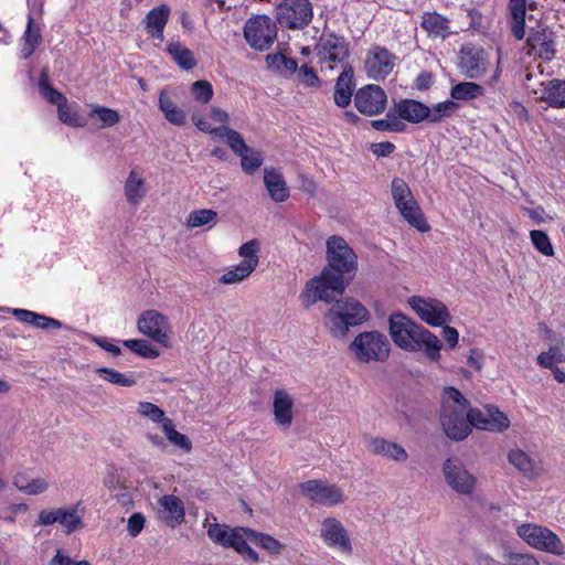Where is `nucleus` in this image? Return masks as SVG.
Instances as JSON below:
<instances>
[{"label":"nucleus","instance_id":"nucleus-1","mask_svg":"<svg viewBox=\"0 0 565 565\" xmlns=\"http://www.w3.org/2000/svg\"><path fill=\"white\" fill-rule=\"evenodd\" d=\"M327 260L321 274L310 279L302 292L311 303H331L344 294L355 277L358 256L343 237L332 235L327 239Z\"/></svg>","mask_w":565,"mask_h":565},{"label":"nucleus","instance_id":"nucleus-23","mask_svg":"<svg viewBox=\"0 0 565 565\" xmlns=\"http://www.w3.org/2000/svg\"><path fill=\"white\" fill-rule=\"evenodd\" d=\"M12 313L19 321L42 330L63 328V323L60 320L28 309H13Z\"/></svg>","mask_w":565,"mask_h":565},{"label":"nucleus","instance_id":"nucleus-19","mask_svg":"<svg viewBox=\"0 0 565 565\" xmlns=\"http://www.w3.org/2000/svg\"><path fill=\"white\" fill-rule=\"evenodd\" d=\"M317 47L318 54H329L328 60L331 62L342 63L350 56L349 42L334 32H323Z\"/></svg>","mask_w":565,"mask_h":565},{"label":"nucleus","instance_id":"nucleus-64","mask_svg":"<svg viewBox=\"0 0 565 565\" xmlns=\"http://www.w3.org/2000/svg\"><path fill=\"white\" fill-rule=\"evenodd\" d=\"M75 561H73L68 554L64 552L63 548H57L55 555L49 562V565H74Z\"/></svg>","mask_w":565,"mask_h":565},{"label":"nucleus","instance_id":"nucleus-60","mask_svg":"<svg viewBox=\"0 0 565 565\" xmlns=\"http://www.w3.org/2000/svg\"><path fill=\"white\" fill-rule=\"evenodd\" d=\"M369 447L373 454L386 457L390 449V441L384 438L374 437L370 439Z\"/></svg>","mask_w":565,"mask_h":565},{"label":"nucleus","instance_id":"nucleus-29","mask_svg":"<svg viewBox=\"0 0 565 565\" xmlns=\"http://www.w3.org/2000/svg\"><path fill=\"white\" fill-rule=\"evenodd\" d=\"M541 100L545 102L550 107H565V81L553 78L548 81L543 89Z\"/></svg>","mask_w":565,"mask_h":565},{"label":"nucleus","instance_id":"nucleus-7","mask_svg":"<svg viewBox=\"0 0 565 565\" xmlns=\"http://www.w3.org/2000/svg\"><path fill=\"white\" fill-rule=\"evenodd\" d=\"M471 409H463L458 406H450L445 402L440 409V424L448 438L456 441L466 439L472 431L475 424L471 422Z\"/></svg>","mask_w":565,"mask_h":565},{"label":"nucleus","instance_id":"nucleus-53","mask_svg":"<svg viewBox=\"0 0 565 565\" xmlns=\"http://www.w3.org/2000/svg\"><path fill=\"white\" fill-rule=\"evenodd\" d=\"M226 142L231 150L238 157L250 150V147L246 145L243 136L234 129L230 131Z\"/></svg>","mask_w":565,"mask_h":565},{"label":"nucleus","instance_id":"nucleus-61","mask_svg":"<svg viewBox=\"0 0 565 565\" xmlns=\"http://www.w3.org/2000/svg\"><path fill=\"white\" fill-rule=\"evenodd\" d=\"M386 457L398 462H404L407 460L408 455L404 447L396 443L390 441V449Z\"/></svg>","mask_w":565,"mask_h":565},{"label":"nucleus","instance_id":"nucleus-55","mask_svg":"<svg viewBox=\"0 0 565 565\" xmlns=\"http://www.w3.org/2000/svg\"><path fill=\"white\" fill-rule=\"evenodd\" d=\"M47 488L49 483L44 479L36 478L29 481L24 488H21V492L30 495H36L45 492Z\"/></svg>","mask_w":565,"mask_h":565},{"label":"nucleus","instance_id":"nucleus-58","mask_svg":"<svg viewBox=\"0 0 565 565\" xmlns=\"http://www.w3.org/2000/svg\"><path fill=\"white\" fill-rule=\"evenodd\" d=\"M239 527L237 530H232L231 534L228 536L227 543L225 547L234 548L238 554L248 545L246 540L243 537V535L238 532Z\"/></svg>","mask_w":565,"mask_h":565},{"label":"nucleus","instance_id":"nucleus-13","mask_svg":"<svg viewBox=\"0 0 565 565\" xmlns=\"http://www.w3.org/2000/svg\"><path fill=\"white\" fill-rule=\"evenodd\" d=\"M387 105L385 90L375 84L359 88L354 94V106L364 116L372 117L382 114Z\"/></svg>","mask_w":565,"mask_h":565},{"label":"nucleus","instance_id":"nucleus-17","mask_svg":"<svg viewBox=\"0 0 565 565\" xmlns=\"http://www.w3.org/2000/svg\"><path fill=\"white\" fill-rule=\"evenodd\" d=\"M555 39L556 34L552 29L537 25L530 29L526 44L531 51L537 52L540 58L550 62L556 55Z\"/></svg>","mask_w":565,"mask_h":565},{"label":"nucleus","instance_id":"nucleus-12","mask_svg":"<svg viewBox=\"0 0 565 565\" xmlns=\"http://www.w3.org/2000/svg\"><path fill=\"white\" fill-rule=\"evenodd\" d=\"M443 473L448 486L457 493L470 495L476 488V477L471 475L458 457L447 458Z\"/></svg>","mask_w":565,"mask_h":565},{"label":"nucleus","instance_id":"nucleus-8","mask_svg":"<svg viewBox=\"0 0 565 565\" xmlns=\"http://www.w3.org/2000/svg\"><path fill=\"white\" fill-rule=\"evenodd\" d=\"M519 535L532 547L556 556L565 555V546L556 533L547 527L535 524H523Z\"/></svg>","mask_w":565,"mask_h":565},{"label":"nucleus","instance_id":"nucleus-35","mask_svg":"<svg viewBox=\"0 0 565 565\" xmlns=\"http://www.w3.org/2000/svg\"><path fill=\"white\" fill-rule=\"evenodd\" d=\"M162 431L167 439L175 447L189 452L192 449V443L188 436L175 430L172 419L166 418L162 425Z\"/></svg>","mask_w":565,"mask_h":565},{"label":"nucleus","instance_id":"nucleus-20","mask_svg":"<svg viewBox=\"0 0 565 565\" xmlns=\"http://www.w3.org/2000/svg\"><path fill=\"white\" fill-rule=\"evenodd\" d=\"M354 89V70L350 64H345L335 79L333 93L334 104L340 108L348 107L351 104Z\"/></svg>","mask_w":565,"mask_h":565},{"label":"nucleus","instance_id":"nucleus-9","mask_svg":"<svg viewBox=\"0 0 565 565\" xmlns=\"http://www.w3.org/2000/svg\"><path fill=\"white\" fill-rule=\"evenodd\" d=\"M457 66L466 78L478 79L488 71V54L483 47L473 43L460 46L457 56Z\"/></svg>","mask_w":565,"mask_h":565},{"label":"nucleus","instance_id":"nucleus-27","mask_svg":"<svg viewBox=\"0 0 565 565\" xmlns=\"http://www.w3.org/2000/svg\"><path fill=\"white\" fill-rule=\"evenodd\" d=\"M40 25L35 23L33 17L29 14L26 29L23 34V46L21 49V58H30L39 45L42 43Z\"/></svg>","mask_w":565,"mask_h":565},{"label":"nucleus","instance_id":"nucleus-30","mask_svg":"<svg viewBox=\"0 0 565 565\" xmlns=\"http://www.w3.org/2000/svg\"><path fill=\"white\" fill-rule=\"evenodd\" d=\"M167 52L171 55L177 65L184 71L194 68L198 64L193 52L183 46L180 42H171L167 45Z\"/></svg>","mask_w":565,"mask_h":565},{"label":"nucleus","instance_id":"nucleus-48","mask_svg":"<svg viewBox=\"0 0 565 565\" xmlns=\"http://www.w3.org/2000/svg\"><path fill=\"white\" fill-rule=\"evenodd\" d=\"M565 362V354L557 345H552L547 352L537 356V363L545 369H553L554 365Z\"/></svg>","mask_w":565,"mask_h":565},{"label":"nucleus","instance_id":"nucleus-24","mask_svg":"<svg viewBox=\"0 0 565 565\" xmlns=\"http://www.w3.org/2000/svg\"><path fill=\"white\" fill-rule=\"evenodd\" d=\"M402 216L408 222V224L415 227L420 233L428 232L430 230L422 209L414 196H411L406 202L396 206Z\"/></svg>","mask_w":565,"mask_h":565},{"label":"nucleus","instance_id":"nucleus-40","mask_svg":"<svg viewBox=\"0 0 565 565\" xmlns=\"http://www.w3.org/2000/svg\"><path fill=\"white\" fill-rule=\"evenodd\" d=\"M217 221V213L211 209H200L192 211L188 218L186 225L189 227H201L210 223L215 224Z\"/></svg>","mask_w":565,"mask_h":565},{"label":"nucleus","instance_id":"nucleus-41","mask_svg":"<svg viewBox=\"0 0 565 565\" xmlns=\"http://www.w3.org/2000/svg\"><path fill=\"white\" fill-rule=\"evenodd\" d=\"M459 108V104L455 100H445L429 107L428 122L437 124L444 118L449 117L455 110Z\"/></svg>","mask_w":565,"mask_h":565},{"label":"nucleus","instance_id":"nucleus-5","mask_svg":"<svg viewBox=\"0 0 565 565\" xmlns=\"http://www.w3.org/2000/svg\"><path fill=\"white\" fill-rule=\"evenodd\" d=\"M275 18L281 28L302 30L312 21V3L310 0H280Z\"/></svg>","mask_w":565,"mask_h":565},{"label":"nucleus","instance_id":"nucleus-63","mask_svg":"<svg viewBox=\"0 0 565 565\" xmlns=\"http://www.w3.org/2000/svg\"><path fill=\"white\" fill-rule=\"evenodd\" d=\"M511 565H539V562L530 554L510 553Z\"/></svg>","mask_w":565,"mask_h":565},{"label":"nucleus","instance_id":"nucleus-18","mask_svg":"<svg viewBox=\"0 0 565 565\" xmlns=\"http://www.w3.org/2000/svg\"><path fill=\"white\" fill-rule=\"evenodd\" d=\"M320 536L328 546L352 554L353 547L348 531L335 518H327L322 521Z\"/></svg>","mask_w":565,"mask_h":565},{"label":"nucleus","instance_id":"nucleus-50","mask_svg":"<svg viewBox=\"0 0 565 565\" xmlns=\"http://www.w3.org/2000/svg\"><path fill=\"white\" fill-rule=\"evenodd\" d=\"M297 72L299 83L302 84L303 86L315 88L321 87L322 81L312 67H309L307 64H303L300 67H298Z\"/></svg>","mask_w":565,"mask_h":565},{"label":"nucleus","instance_id":"nucleus-25","mask_svg":"<svg viewBox=\"0 0 565 565\" xmlns=\"http://www.w3.org/2000/svg\"><path fill=\"white\" fill-rule=\"evenodd\" d=\"M170 15V7L166 3L151 9L146 14V29L152 38L163 39V30Z\"/></svg>","mask_w":565,"mask_h":565},{"label":"nucleus","instance_id":"nucleus-33","mask_svg":"<svg viewBox=\"0 0 565 565\" xmlns=\"http://www.w3.org/2000/svg\"><path fill=\"white\" fill-rule=\"evenodd\" d=\"M484 95V87L475 82H460L450 89V97L456 100H473Z\"/></svg>","mask_w":565,"mask_h":565},{"label":"nucleus","instance_id":"nucleus-45","mask_svg":"<svg viewBox=\"0 0 565 565\" xmlns=\"http://www.w3.org/2000/svg\"><path fill=\"white\" fill-rule=\"evenodd\" d=\"M58 119L71 127H84L86 119L81 116L76 110H73L67 102L57 107Z\"/></svg>","mask_w":565,"mask_h":565},{"label":"nucleus","instance_id":"nucleus-57","mask_svg":"<svg viewBox=\"0 0 565 565\" xmlns=\"http://www.w3.org/2000/svg\"><path fill=\"white\" fill-rule=\"evenodd\" d=\"M370 151L376 156L381 157H390L396 149L395 145L391 141H383L370 145Z\"/></svg>","mask_w":565,"mask_h":565},{"label":"nucleus","instance_id":"nucleus-43","mask_svg":"<svg viewBox=\"0 0 565 565\" xmlns=\"http://www.w3.org/2000/svg\"><path fill=\"white\" fill-rule=\"evenodd\" d=\"M530 239L537 252L544 256H554V247L548 235L542 230H532Z\"/></svg>","mask_w":565,"mask_h":565},{"label":"nucleus","instance_id":"nucleus-56","mask_svg":"<svg viewBox=\"0 0 565 565\" xmlns=\"http://www.w3.org/2000/svg\"><path fill=\"white\" fill-rule=\"evenodd\" d=\"M143 416L149 417L153 422L163 425V420L167 418L164 412L157 405L150 402H143Z\"/></svg>","mask_w":565,"mask_h":565},{"label":"nucleus","instance_id":"nucleus-15","mask_svg":"<svg viewBox=\"0 0 565 565\" xmlns=\"http://www.w3.org/2000/svg\"><path fill=\"white\" fill-rule=\"evenodd\" d=\"M470 417L471 423L475 424L477 429L503 433L510 427L508 416L493 404H487L484 412L479 408H472Z\"/></svg>","mask_w":565,"mask_h":565},{"label":"nucleus","instance_id":"nucleus-3","mask_svg":"<svg viewBox=\"0 0 565 565\" xmlns=\"http://www.w3.org/2000/svg\"><path fill=\"white\" fill-rule=\"evenodd\" d=\"M334 298L332 307L324 315V324L335 338H344L351 327L369 320V310L356 299Z\"/></svg>","mask_w":565,"mask_h":565},{"label":"nucleus","instance_id":"nucleus-4","mask_svg":"<svg viewBox=\"0 0 565 565\" xmlns=\"http://www.w3.org/2000/svg\"><path fill=\"white\" fill-rule=\"evenodd\" d=\"M350 349L360 362H384L390 355V341L380 331H364L355 337Z\"/></svg>","mask_w":565,"mask_h":565},{"label":"nucleus","instance_id":"nucleus-2","mask_svg":"<svg viewBox=\"0 0 565 565\" xmlns=\"http://www.w3.org/2000/svg\"><path fill=\"white\" fill-rule=\"evenodd\" d=\"M388 332L394 344L407 352L423 351L433 362L440 360L443 342L428 329L402 312L388 318Z\"/></svg>","mask_w":565,"mask_h":565},{"label":"nucleus","instance_id":"nucleus-39","mask_svg":"<svg viewBox=\"0 0 565 565\" xmlns=\"http://www.w3.org/2000/svg\"><path fill=\"white\" fill-rule=\"evenodd\" d=\"M57 522L65 526L66 533L71 534L84 526L81 515L77 514L75 509H58Z\"/></svg>","mask_w":565,"mask_h":565},{"label":"nucleus","instance_id":"nucleus-47","mask_svg":"<svg viewBox=\"0 0 565 565\" xmlns=\"http://www.w3.org/2000/svg\"><path fill=\"white\" fill-rule=\"evenodd\" d=\"M191 93L193 98L201 104H207L213 98V86L206 79H199L192 83Z\"/></svg>","mask_w":565,"mask_h":565},{"label":"nucleus","instance_id":"nucleus-59","mask_svg":"<svg viewBox=\"0 0 565 565\" xmlns=\"http://www.w3.org/2000/svg\"><path fill=\"white\" fill-rule=\"evenodd\" d=\"M509 9L511 20H519L526 18V0H510Z\"/></svg>","mask_w":565,"mask_h":565},{"label":"nucleus","instance_id":"nucleus-31","mask_svg":"<svg viewBox=\"0 0 565 565\" xmlns=\"http://www.w3.org/2000/svg\"><path fill=\"white\" fill-rule=\"evenodd\" d=\"M159 107L164 118L172 125L182 127L186 124L184 111L179 108L170 98V96L161 92L159 96Z\"/></svg>","mask_w":565,"mask_h":565},{"label":"nucleus","instance_id":"nucleus-28","mask_svg":"<svg viewBox=\"0 0 565 565\" xmlns=\"http://www.w3.org/2000/svg\"><path fill=\"white\" fill-rule=\"evenodd\" d=\"M239 531H242L248 540L260 548L266 550L271 555H280L285 547L284 544L269 534L257 532L250 527H239Z\"/></svg>","mask_w":565,"mask_h":565},{"label":"nucleus","instance_id":"nucleus-62","mask_svg":"<svg viewBox=\"0 0 565 565\" xmlns=\"http://www.w3.org/2000/svg\"><path fill=\"white\" fill-rule=\"evenodd\" d=\"M443 327V338L445 339L449 349H455L458 344L459 332L456 328L444 324Z\"/></svg>","mask_w":565,"mask_h":565},{"label":"nucleus","instance_id":"nucleus-46","mask_svg":"<svg viewBox=\"0 0 565 565\" xmlns=\"http://www.w3.org/2000/svg\"><path fill=\"white\" fill-rule=\"evenodd\" d=\"M391 193L395 206H399L413 196L412 191L403 178L395 177L391 182Z\"/></svg>","mask_w":565,"mask_h":565},{"label":"nucleus","instance_id":"nucleus-11","mask_svg":"<svg viewBox=\"0 0 565 565\" xmlns=\"http://www.w3.org/2000/svg\"><path fill=\"white\" fill-rule=\"evenodd\" d=\"M408 303L418 315L420 320L431 327H441L451 321V315L447 306L438 299H424L420 296H413Z\"/></svg>","mask_w":565,"mask_h":565},{"label":"nucleus","instance_id":"nucleus-38","mask_svg":"<svg viewBox=\"0 0 565 565\" xmlns=\"http://www.w3.org/2000/svg\"><path fill=\"white\" fill-rule=\"evenodd\" d=\"M239 158L242 170L248 175H253L264 162L263 152L254 148H250L248 152L243 153Z\"/></svg>","mask_w":565,"mask_h":565},{"label":"nucleus","instance_id":"nucleus-6","mask_svg":"<svg viewBox=\"0 0 565 565\" xmlns=\"http://www.w3.org/2000/svg\"><path fill=\"white\" fill-rule=\"evenodd\" d=\"M276 22L266 14L249 18L244 25V39L249 46L263 52L270 49L277 40Z\"/></svg>","mask_w":565,"mask_h":565},{"label":"nucleus","instance_id":"nucleus-37","mask_svg":"<svg viewBox=\"0 0 565 565\" xmlns=\"http://www.w3.org/2000/svg\"><path fill=\"white\" fill-rule=\"evenodd\" d=\"M96 373L106 382L124 387H130L137 383L131 376L106 366L98 367Z\"/></svg>","mask_w":565,"mask_h":565},{"label":"nucleus","instance_id":"nucleus-36","mask_svg":"<svg viewBox=\"0 0 565 565\" xmlns=\"http://www.w3.org/2000/svg\"><path fill=\"white\" fill-rule=\"evenodd\" d=\"M422 28L429 33L444 35L445 32L449 33V21L437 12L426 13L423 17Z\"/></svg>","mask_w":565,"mask_h":565},{"label":"nucleus","instance_id":"nucleus-16","mask_svg":"<svg viewBox=\"0 0 565 565\" xmlns=\"http://www.w3.org/2000/svg\"><path fill=\"white\" fill-rule=\"evenodd\" d=\"M395 60L396 56L386 47L374 45L373 49L369 51L365 60V71L369 77L375 81H383L392 73Z\"/></svg>","mask_w":565,"mask_h":565},{"label":"nucleus","instance_id":"nucleus-52","mask_svg":"<svg viewBox=\"0 0 565 565\" xmlns=\"http://www.w3.org/2000/svg\"><path fill=\"white\" fill-rule=\"evenodd\" d=\"M231 531L225 524L214 523L210 525L207 534L212 541L225 547Z\"/></svg>","mask_w":565,"mask_h":565},{"label":"nucleus","instance_id":"nucleus-34","mask_svg":"<svg viewBox=\"0 0 565 565\" xmlns=\"http://www.w3.org/2000/svg\"><path fill=\"white\" fill-rule=\"evenodd\" d=\"M39 89L41 95L52 105L60 107L67 102L66 96L51 84L46 68H43L40 73Z\"/></svg>","mask_w":565,"mask_h":565},{"label":"nucleus","instance_id":"nucleus-21","mask_svg":"<svg viewBox=\"0 0 565 565\" xmlns=\"http://www.w3.org/2000/svg\"><path fill=\"white\" fill-rule=\"evenodd\" d=\"M396 113L405 121L419 124L428 121L429 107L419 100L404 98L396 103Z\"/></svg>","mask_w":565,"mask_h":565},{"label":"nucleus","instance_id":"nucleus-42","mask_svg":"<svg viewBox=\"0 0 565 565\" xmlns=\"http://www.w3.org/2000/svg\"><path fill=\"white\" fill-rule=\"evenodd\" d=\"M508 459L524 476L530 477L533 475V462L524 451L520 449L510 450Z\"/></svg>","mask_w":565,"mask_h":565},{"label":"nucleus","instance_id":"nucleus-10","mask_svg":"<svg viewBox=\"0 0 565 565\" xmlns=\"http://www.w3.org/2000/svg\"><path fill=\"white\" fill-rule=\"evenodd\" d=\"M300 493L313 503L332 507L343 503V491L337 484H328L322 480L312 479L299 483Z\"/></svg>","mask_w":565,"mask_h":565},{"label":"nucleus","instance_id":"nucleus-32","mask_svg":"<svg viewBox=\"0 0 565 565\" xmlns=\"http://www.w3.org/2000/svg\"><path fill=\"white\" fill-rule=\"evenodd\" d=\"M164 511L169 513L166 520L172 526L181 524L184 521L185 512L183 502L175 495L167 494L160 499Z\"/></svg>","mask_w":565,"mask_h":565},{"label":"nucleus","instance_id":"nucleus-51","mask_svg":"<svg viewBox=\"0 0 565 565\" xmlns=\"http://www.w3.org/2000/svg\"><path fill=\"white\" fill-rule=\"evenodd\" d=\"M258 250L259 242L257 239H252L239 246L238 255L243 257L244 262H248L253 264L254 267H257L259 263V257L257 255Z\"/></svg>","mask_w":565,"mask_h":565},{"label":"nucleus","instance_id":"nucleus-22","mask_svg":"<svg viewBox=\"0 0 565 565\" xmlns=\"http://www.w3.org/2000/svg\"><path fill=\"white\" fill-rule=\"evenodd\" d=\"M264 183L270 199L276 203L285 202L289 198V189L284 175L275 168L264 170Z\"/></svg>","mask_w":565,"mask_h":565},{"label":"nucleus","instance_id":"nucleus-26","mask_svg":"<svg viewBox=\"0 0 565 565\" xmlns=\"http://www.w3.org/2000/svg\"><path fill=\"white\" fill-rule=\"evenodd\" d=\"M292 405L291 398L285 391L278 390L275 392L273 407L275 420L278 425L284 427L291 425Z\"/></svg>","mask_w":565,"mask_h":565},{"label":"nucleus","instance_id":"nucleus-14","mask_svg":"<svg viewBox=\"0 0 565 565\" xmlns=\"http://www.w3.org/2000/svg\"><path fill=\"white\" fill-rule=\"evenodd\" d=\"M172 327L167 316L157 310L143 311V335L161 348L170 349Z\"/></svg>","mask_w":565,"mask_h":565},{"label":"nucleus","instance_id":"nucleus-49","mask_svg":"<svg viewBox=\"0 0 565 565\" xmlns=\"http://www.w3.org/2000/svg\"><path fill=\"white\" fill-rule=\"evenodd\" d=\"M141 188V177H138V172L131 170L125 185V195L127 201L134 205L138 203L139 190Z\"/></svg>","mask_w":565,"mask_h":565},{"label":"nucleus","instance_id":"nucleus-44","mask_svg":"<svg viewBox=\"0 0 565 565\" xmlns=\"http://www.w3.org/2000/svg\"><path fill=\"white\" fill-rule=\"evenodd\" d=\"M89 116L99 120L102 127H113L119 122L120 119L116 110L99 105H93Z\"/></svg>","mask_w":565,"mask_h":565},{"label":"nucleus","instance_id":"nucleus-54","mask_svg":"<svg viewBox=\"0 0 565 565\" xmlns=\"http://www.w3.org/2000/svg\"><path fill=\"white\" fill-rule=\"evenodd\" d=\"M445 394L449 399L448 403L450 406H458L462 407L463 409L472 408L470 402L462 395V393L458 388L454 386H446Z\"/></svg>","mask_w":565,"mask_h":565}]
</instances>
